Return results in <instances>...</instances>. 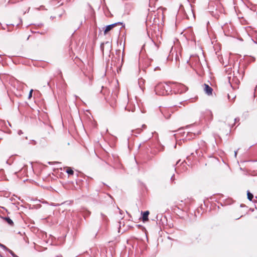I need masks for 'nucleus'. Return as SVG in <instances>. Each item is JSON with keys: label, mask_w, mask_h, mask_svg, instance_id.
Segmentation results:
<instances>
[{"label": "nucleus", "mask_w": 257, "mask_h": 257, "mask_svg": "<svg viewBox=\"0 0 257 257\" xmlns=\"http://www.w3.org/2000/svg\"><path fill=\"white\" fill-rule=\"evenodd\" d=\"M179 162H180V160H179V161L177 162V163H176V165L178 164H179Z\"/></svg>", "instance_id": "36"}, {"label": "nucleus", "mask_w": 257, "mask_h": 257, "mask_svg": "<svg viewBox=\"0 0 257 257\" xmlns=\"http://www.w3.org/2000/svg\"><path fill=\"white\" fill-rule=\"evenodd\" d=\"M212 3H210L209 4V6H210V7L212 6Z\"/></svg>", "instance_id": "33"}, {"label": "nucleus", "mask_w": 257, "mask_h": 257, "mask_svg": "<svg viewBox=\"0 0 257 257\" xmlns=\"http://www.w3.org/2000/svg\"><path fill=\"white\" fill-rule=\"evenodd\" d=\"M160 68L159 67H156L154 68V71H156L157 70H159Z\"/></svg>", "instance_id": "25"}, {"label": "nucleus", "mask_w": 257, "mask_h": 257, "mask_svg": "<svg viewBox=\"0 0 257 257\" xmlns=\"http://www.w3.org/2000/svg\"><path fill=\"white\" fill-rule=\"evenodd\" d=\"M158 85L156 86L155 88V91L156 92V94L159 95H165V94H161V93H163L164 91V89H159V90H158Z\"/></svg>", "instance_id": "6"}, {"label": "nucleus", "mask_w": 257, "mask_h": 257, "mask_svg": "<svg viewBox=\"0 0 257 257\" xmlns=\"http://www.w3.org/2000/svg\"><path fill=\"white\" fill-rule=\"evenodd\" d=\"M38 33H40L41 35H44L45 34V32H42L40 33L39 32H38Z\"/></svg>", "instance_id": "27"}, {"label": "nucleus", "mask_w": 257, "mask_h": 257, "mask_svg": "<svg viewBox=\"0 0 257 257\" xmlns=\"http://www.w3.org/2000/svg\"><path fill=\"white\" fill-rule=\"evenodd\" d=\"M179 88L181 89L180 93H183L184 92H185L187 90V88L185 85L182 84H180L179 85Z\"/></svg>", "instance_id": "8"}, {"label": "nucleus", "mask_w": 257, "mask_h": 257, "mask_svg": "<svg viewBox=\"0 0 257 257\" xmlns=\"http://www.w3.org/2000/svg\"><path fill=\"white\" fill-rule=\"evenodd\" d=\"M175 175L173 174L171 177V179H170L171 183L175 184Z\"/></svg>", "instance_id": "11"}, {"label": "nucleus", "mask_w": 257, "mask_h": 257, "mask_svg": "<svg viewBox=\"0 0 257 257\" xmlns=\"http://www.w3.org/2000/svg\"><path fill=\"white\" fill-rule=\"evenodd\" d=\"M66 172L69 175H72L74 174L73 170L70 167L67 168Z\"/></svg>", "instance_id": "10"}, {"label": "nucleus", "mask_w": 257, "mask_h": 257, "mask_svg": "<svg viewBox=\"0 0 257 257\" xmlns=\"http://www.w3.org/2000/svg\"><path fill=\"white\" fill-rule=\"evenodd\" d=\"M158 90L159 89H164L163 93H161V94L168 95L171 91V88L167 83H159L158 84Z\"/></svg>", "instance_id": "1"}, {"label": "nucleus", "mask_w": 257, "mask_h": 257, "mask_svg": "<svg viewBox=\"0 0 257 257\" xmlns=\"http://www.w3.org/2000/svg\"><path fill=\"white\" fill-rule=\"evenodd\" d=\"M75 97L76 98H77V97H78V96H77L76 95H75Z\"/></svg>", "instance_id": "38"}, {"label": "nucleus", "mask_w": 257, "mask_h": 257, "mask_svg": "<svg viewBox=\"0 0 257 257\" xmlns=\"http://www.w3.org/2000/svg\"><path fill=\"white\" fill-rule=\"evenodd\" d=\"M23 134V133L22 131H21V130H19V131H18V134L19 135H20H20H22V134Z\"/></svg>", "instance_id": "21"}, {"label": "nucleus", "mask_w": 257, "mask_h": 257, "mask_svg": "<svg viewBox=\"0 0 257 257\" xmlns=\"http://www.w3.org/2000/svg\"><path fill=\"white\" fill-rule=\"evenodd\" d=\"M0 246L6 250H8V248H7L5 245L2 244L1 243H0Z\"/></svg>", "instance_id": "15"}, {"label": "nucleus", "mask_w": 257, "mask_h": 257, "mask_svg": "<svg viewBox=\"0 0 257 257\" xmlns=\"http://www.w3.org/2000/svg\"><path fill=\"white\" fill-rule=\"evenodd\" d=\"M59 2L58 1V0H52L51 2H50V4L53 6H57V7H58L60 5H62V4H59Z\"/></svg>", "instance_id": "7"}, {"label": "nucleus", "mask_w": 257, "mask_h": 257, "mask_svg": "<svg viewBox=\"0 0 257 257\" xmlns=\"http://www.w3.org/2000/svg\"><path fill=\"white\" fill-rule=\"evenodd\" d=\"M3 29L5 30L6 28L5 27H3Z\"/></svg>", "instance_id": "39"}, {"label": "nucleus", "mask_w": 257, "mask_h": 257, "mask_svg": "<svg viewBox=\"0 0 257 257\" xmlns=\"http://www.w3.org/2000/svg\"><path fill=\"white\" fill-rule=\"evenodd\" d=\"M196 154H197V155H198V150H196Z\"/></svg>", "instance_id": "35"}, {"label": "nucleus", "mask_w": 257, "mask_h": 257, "mask_svg": "<svg viewBox=\"0 0 257 257\" xmlns=\"http://www.w3.org/2000/svg\"><path fill=\"white\" fill-rule=\"evenodd\" d=\"M142 213L143 214L142 216V220L143 222L147 221L149 220L148 219V216L149 215V211H146L144 212H142Z\"/></svg>", "instance_id": "4"}, {"label": "nucleus", "mask_w": 257, "mask_h": 257, "mask_svg": "<svg viewBox=\"0 0 257 257\" xmlns=\"http://www.w3.org/2000/svg\"><path fill=\"white\" fill-rule=\"evenodd\" d=\"M9 252V253L13 256V257H18L17 255H16L14 252L11 250V249L8 248V250H7Z\"/></svg>", "instance_id": "12"}, {"label": "nucleus", "mask_w": 257, "mask_h": 257, "mask_svg": "<svg viewBox=\"0 0 257 257\" xmlns=\"http://www.w3.org/2000/svg\"><path fill=\"white\" fill-rule=\"evenodd\" d=\"M162 114L164 115V117L166 118V119H169L170 117V115L171 114H170L169 115H166L163 112H162Z\"/></svg>", "instance_id": "16"}, {"label": "nucleus", "mask_w": 257, "mask_h": 257, "mask_svg": "<svg viewBox=\"0 0 257 257\" xmlns=\"http://www.w3.org/2000/svg\"><path fill=\"white\" fill-rule=\"evenodd\" d=\"M239 120V118L238 117H236V118H234V121L235 122L238 121Z\"/></svg>", "instance_id": "24"}, {"label": "nucleus", "mask_w": 257, "mask_h": 257, "mask_svg": "<svg viewBox=\"0 0 257 257\" xmlns=\"http://www.w3.org/2000/svg\"><path fill=\"white\" fill-rule=\"evenodd\" d=\"M33 142H34V144H33L34 145H36V142L35 141L33 140Z\"/></svg>", "instance_id": "32"}, {"label": "nucleus", "mask_w": 257, "mask_h": 257, "mask_svg": "<svg viewBox=\"0 0 257 257\" xmlns=\"http://www.w3.org/2000/svg\"><path fill=\"white\" fill-rule=\"evenodd\" d=\"M33 89H31L30 92H29V96H28V98L29 99H30L32 96V93H33Z\"/></svg>", "instance_id": "14"}, {"label": "nucleus", "mask_w": 257, "mask_h": 257, "mask_svg": "<svg viewBox=\"0 0 257 257\" xmlns=\"http://www.w3.org/2000/svg\"><path fill=\"white\" fill-rule=\"evenodd\" d=\"M252 40L253 41V42H254V43L257 44V42H256L255 41H254V40H253L252 39Z\"/></svg>", "instance_id": "37"}, {"label": "nucleus", "mask_w": 257, "mask_h": 257, "mask_svg": "<svg viewBox=\"0 0 257 257\" xmlns=\"http://www.w3.org/2000/svg\"><path fill=\"white\" fill-rule=\"evenodd\" d=\"M236 154H237V151H235L234 152V155H235V156H236Z\"/></svg>", "instance_id": "34"}, {"label": "nucleus", "mask_w": 257, "mask_h": 257, "mask_svg": "<svg viewBox=\"0 0 257 257\" xmlns=\"http://www.w3.org/2000/svg\"><path fill=\"white\" fill-rule=\"evenodd\" d=\"M175 59H176V61H179V57L177 54H176V55Z\"/></svg>", "instance_id": "20"}, {"label": "nucleus", "mask_w": 257, "mask_h": 257, "mask_svg": "<svg viewBox=\"0 0 257 257\" xmlns=\"http://www.w3.org/2000/svg\"><path fill=\"white\" fill-rule=\"evenodd\" d=\"M140 131H141V130H140V128H139V129H138V130H137V133H140Z\"/></svg>", "instance_id": "29"}, {"label": "nucleus", "mask_w": 257, "mask_h": 257, "mask_svg": "<svg viewBox=\"0 0 257 257\" xmlns=\"http://www.w3.org/2000/svg\"><path fill=\"white\" fill-rule=\"evenodd\" d=\"M203 89L206 94L210 95L212 94L213 89L208 84L203 85Z\"/></svg>", "instance_id": "3"}, {"label": "nucleus", "mask_w": 257, "mask_h": 257, "mask_svg": "<svg viewBox=\"0 0 257 257\" xmlns=\"http://www.w3.org/2000/svg\"><path fill=\"white\" fill-rule=\"evenodd\" d=\"M207 113L208 114H211V112L210 110H207Z\"/></svg>", "instance_id": "28"}, {"label": "nucleus", "mask_w": 257, "mask_h": 257, "mask_svg": "<svg viewBox=\"0 0 257 257\" xmlns=\"http://www.w3.org/2000/svg\"><path fill=\"white\" fill-rule=\"evenodd\" d=\"M122 24V23L118 22L115 23L111 25H109L106 26L105 27V29L104 30V34L106 35L109 31H110L111 30H112L114 27H115L117 25Z\"/></svg>", "instance_id": "2"}, {"label": "nucleus", "mask_w": 257, "mask_h": 257, "mask_svg": "<svg viewBox=\"0 0 257 257\" xmlns=\"http://www.w3.org/2000/svg\"><path fill=\"white\" fill-rule=\"evenodd\" d=\"M142 127L143 128H146L147 127V126L145 124H143V125H142Z\"/></svg>", "instance_id": "26"}, {"label": "nucleus", "mask_w": 257, "mask_h": 257, "mask_svg": "<svg viewBox=\"0 0 257 257\" xmlns=\"http://www.w3.org/2000/svg\"><path fill=\"white\" fill-rule=\"evenodd\" d=\"M2 218L5 220L10 225H14V222L13 220L9 217H2Z\"/></svg>", "instance_id": "5"}, {"label": "nucleus", "mask_w": 257, "mask_h": 257, "mask_svg": "<svg viewBox=\"0 0 257 257\" xmlns=\"http://www.w3.org/2000/svg\"><path fill=\"white\" fill-rule=\"evenodd\" d=\"M11 25H7V27H8V31L9 32H11L12 31V29H11V27H10V26ZM12 26H14V25H11Z\"/></svg>", "instance_id": "18"}, {"label": "nucleus", "mask_w": 257, "mask_h": 257, "mask_svg": "<svg viewBox=\"0 0 257 257\" xmlns=\"http://www.w3.org/2000/svg\"><path fill=\"white\" fill-rule=\"evenodd\" d=\"M247 199L249 201H251L252 200V199L253 198V195L251 193H250L249 191H247Z\"/></svg>", "instance_id": "9"}, {"label": "nucleus", "mask_w": 257, "mask_h": 257, "mask_svg": "<svg viewBox=\"0 0 257 257\" xmlns=\"http://www.w3.org/2000/svg\"><path fill=\"white\" fill-rule=\"evenodd\" d=\"M54 18H55L54 17L51 16V17H50V19H51V20H53Z\"/></svg>", "instance_id": "31"}, {"label": "nucleus", "mask_w": 257, "mask_h": 257, "mask_svg": "<svg viewBox=\"0 0 257 257\" xmlns=\"http://www.w3.org/2000/svg\"><path fill=\"white\" fill-rule=\"evenodd\" d=\"M101 216L102 219L103 220V221H107V217L104 214L101 213Z\"/></svg>", "instance_id": "13"}, {"label": "nucleus", "mask_w": 257, "mask_h": 257, "mask_svg": "<svg viewBox=\"0 0 257 257\" xmlns=\"http://www.w3.org/2000/svg\"><path fill=\"white\" fill-rule=\"evenodd\" d=\"M185 163V164H186V163L185 161H184V162H183L182 163V165H183V166H184V164Z\"/></svg>", "instance_id": "30"}, {"label": "nucleus", "mask_w": 257, "mask_h": 257, "mask_svg": "<svg viewBox=\"0 0 257 257\" xmlns=\"http://www.w3.org/2000/svg\"><path fill=\"white\" fill-rule=\"evenodd\" d=\"M38 10H39V11L40 10H46V9L44 8V6H40V8H38Z\"/></svg>", "instance_id": "19"}, {"label": "nucleus", "mask_w": 257, "mask_h": 257, "mask_svg": "<svg viewBox=\"0 0 257 257\" xmlns=\"http://www.w3.org/2000/svg\"><path fill=\"white\" fill-rule=\"evenodd\" d=\"M105 44L107 45L108 47H111V45L110 44L109 42H106L105 43Z\"/></svg>", "instance_id": "23"}, {"label": "nucleus", "mask_w": 257, "mask_h": 257, "mask_svg": "<svg viewBox=\"0 0 257 257\" xmlns=\"http://www.w3.org/2000/svg\"><path fill=\"white\" fill-rule=\"evenodd\" d=\"M43 25H43V24H42V23H40V24H38L37 26H38V27H41L43 26Z\"/></svg>", "instance_id": "22"}, {"label": "nucleus", "mask_w": 257, "mask_h": 257, "mask_svg": "<svg viewBox=\"0 0 257 257\" xmlns=\"http://www.w3.org/2000/svg\"><path fill=\"white\" fill-rule=\"evenodd\" d=\"M100 49L102 51V52H103L104 51V43H102L100 45Z\"/></svg>", "instance_id": "17"}]
</instances>
